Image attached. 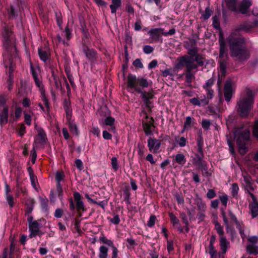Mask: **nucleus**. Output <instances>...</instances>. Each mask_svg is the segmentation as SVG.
<instances>
[{
  "mask_svg": "<svg viewBox=\"0 0 258 258\" xmlns=\"http://www.w3.org/2000/svg\"><path fill=\"white\" fill-rule=\"evenodd\" d=\"M195 69H186V72H185V78H186V81L188 83L190 84L192 80L195 79V73L196 72H194L192 70H194Z\"/></svg>",
  "mask_w": 258,
  "mask_h": 258,
  "instance_id": "obj_26",
  "label": "nucleus"
},
{
  "mask_svg": "<svg viewBox=\"0 0 258 258\" xmlns=\"http://www.w3.org/2000/svg\"><path fill=\"white\" fill-rule=\"evenodd\" d=\"M214 228L219 234V237L224 236V231L223 227L221 225L217 220L214 221Z\"/></svg>",
  "mask_w": 258,
  "mask_h": 258,
  "instance_id": "obj_27",
  "label": "nucleus"
},
{
  "mask_svg": "<svg viewBox=\"0 0 258 258\" xmlns=\"http://www.w3.org/2000/svg\"><path fill=\"white\" fill-rule=\"evenodd\" d=\"M46 136L43 130L40 129L38 131V135L36 139L37 144H45L46 143Z\"/></svg>",
  "mask_w": 258,
  "mask_h": 258,
  "instance_id": "obj_21",
  "label": "nucleus"
},
{
  "mask_svg": "<svg viewBox=\"0 0 258 258\" xmlns=\"http://www.w3.org/2000/svg\"><path fill=\"white\" fill-rule=\"evenodd\" d=\"M233 82L229 79L226 81L224 85V96L225 100L227 102L230 101L233 93Z\"/></svg>",
  "mask_w": 258,
  "mask_h": 258,
  "instance_id": "obj_10",
  "label": "nucleus"
},
{
  "mask_svg": "<svg viewBox=\"0 0 258 258\" xmlns=\"http://www.w3.org/2000/svg\"><path fill=\"white\" fill-rule=\"evenodd\" d=\"M151 83L144 78H137L136 76L129 74L127 78V89L130 91H134L141 93L142 98L147 107H150V99L154 96L153 90H150L148 92L142 91V88L148 87Z\"/></svg>",
  "mask_w": 258,
  "mask_h": 258,
  "instance_id": "obj_1",
  "label": "nucleus"
},
{
  "mask_svg": "<svg viewBox=\"0 0 258 258\" xmlns=\"http://www.w3.org/2000/svg\"><path fill=\"white\" fill-rule=\"evenodd\" d=\"M211 124V122L209 120L206 119H203L202 122V125L203 128L205 130L209 129Z\"/></svg>",
  "mask_w": 258,
  "mask_h": 258,
  "instance_id": "obj_58",
  "label": "nucleus"
},
{
  "mask_svg": "<svg viewBox=\"0 0 258 258\" xmlns=\"http://www.w3.org/2000/svg\"><path fill=\"white\" fill-rule=\"evenodd\" d=\"M219 42L220 44V54L219 56L220 58H224L225 56V43L222 37H220L219 39Z\"/></svg>",
  "mask_w": 258,
  "mask_h": 258,
  "instance_id": "obj_32",
  "label": "nucleus"
},
{
  "mask_svg": "<svg viewBox=\"0 0 258 258\" xmlns=\"http://www.w3.org/2000/svg\"><path fill=\"white\" fill-rule=\"evenodd\" d=\"M30 234L29 236L32 238L37 236H41L44 233L41 230V224L37 220H33L32 215H29L27 218Z\"/></svg>",
  "mask_w": 258,
  "mask_h": 258,
  "instance_id": "obj_4",
  "label": "nucleus"
},
{
  "mask_svg": "<svg viewBox=\"0 0 258 258\" xmlns=\"http://www.w3.org/2000/svg\"><path fill=\"white\" fill-rule=\"evenodd\" d=\"M25 122L28 125H30L31 124V116L30 114L24 113Z\"/></svg>",
  "mask_w": 258,
  "mask_h": 258,
  "instance_id": "obj_62",
  "label": "nucleus"
},
{
  "mask_svg": "<svg viewBox=\"0 0 258 258\" xmlns=\"http://www.w3.org/2000/svg\"><path fill=\"white\" fill-rule=\"evenodd\" d=\"M198 50L196 47H193L188 50V56L193 57L194 58L198 56L197 54Z\"/></svg>",
  "mask_w": 258,
  "mask_h": 258,
  "instance_id": "obj_48",
  "label": "nucleus"
},
{
  "mask_svg": "<svg viewBox=\"0 0 258 258\" xmlns=\"http://www.w3.org/2000/svg\"><path fill=\"white\" fill-rule=\"evenodd\" d=\"M208 252L210 254L211 258H216L217 250L215 248L214 245L209 244Z\"/></svg>",
  "mask_w": 258,
  "mask_h": 258,
  "instance_id": "obj_38",
  "label": "nucleus"
},
{
  "mask_svg": "<svg viewBox=\"0 0 258 258\" xmlns=\"http://www.w3.org/2000/svg\"><path fill=\"white\" fill-rule=\"evenodd\" d=\"M11 34V31L6 26L4 27V31L3 32V35L5 38V42L4 45L6 47L7 49H8V45L9 43V37L10 36Z\"/></svg>",
  "mask_w": 258,
  "mask_h": 258,
  "instance_id": "obj_25",
  "label": "nucleus"
},
{
  "mask_svg": "<svg viewBox=\"0 0 258 258\" xmlns=\"http://www.w3.org/2000/svg\"><path fill=\"white\" fill-rule=\"evenodd\" d=\"M67 119H70L72 117V110L68 106H65Z\"/></svg>",
  "mask_w": 258,
  "mask_h": 258,
  "instance_id": "obj_59",
  "label": "nucleus"
},
{
  "mask_svg": "<svg viewBox=\"0 0 258 258\" xmlns=\"http://www.w3.org/2000/svg\"><path fill=\"white\" fill-rule=\"evenodd\" d=\"M239 187L236 183H232L231 187V194L233 197H236L238 193Z\"/></svg>",
  "mask_w": 258,
  "mask_h": 258,
  "instance_id": "obj_37",
  "label": "nucleus"
},
{
  "mask_svg": "<svg viewBox=\"0 0 258 258\" xmlns=\"http://www.w3.org/2000/svg\"><path fill=\"white\" fill-rule=\"evenodd\" d=\"M254 95L255 92L248 88L241 93L237 103V112L241 116L248 115L254 103Z\"/></svg>",
  "mask_w": 258,
  "mask_h": 258,
  "instance_id": "obj_3",
  "label": "nucleus"
},
{
  "mask_svg": "<svg viewBox=\"0 0 258 258\" xmlns=\"http://www.w3.org/2000/svg\"><path fill=\"white\" fill-rule=\"evenodd\" d=\"M214 80L211 78L207 81L205 85H204L203 87L207 91V94L210 96V98H212L213 95V91L211 89V87L214 84Z\"/></svg>",
  "mask_w": 258,
  "mask_h": 258,
  "instance_id": "obj_23",
  "label": "nucleus"
},
{
  "mask_svg": "<svg viewBox=\"0 0 258 258\" xmlns=\"http://www.w3.org/2000/svg\"><path fill=\"white\" fill-rule=\"evenodd\" d=\"M148 145H160V142L157 140L150 138L148 140Z\"/></svg>",
  "mask_w": 258,
  "mask_h": 258,
  "instance_id": "obj_53",
  "label": "nucleus"
},
{
  "mask_svg": "<svg viewBox=\"0 0 258 258\" xmlns=\"http://www.w3.org/2000/svg\"><path fill=\"white\" fill-rule=\"evenodd\" d=\"M22 112V109L20 107H18L15 111V116L13 117L14 121H17L21 116Z\"/></svg>",
  "mask_w": 258,
  "mask_h": 258,
  "instance_id": "obj_41",
  "label": "nucleus"
},
{
  "mask_svg": "<svg viewBox=\"0 0 258 258\" xmlns=\"http://www.w3.org/2000/svg\"><path fill=\"white\" fill-rule=\"evenodd\" d=\"M111 165L113 169L116 171L118 169V161L116 157H112L111 158Z\"/></svg>",
  "mask_w": 258,
  "mask_h": 258,
  "instance_id": "obj_45",
  "label": "nucleus"
},
{
  "mask_svg": "<svg viewBox=\"0 0 258 258\" xmlns=\"http://www.w3.org/2000/svg\"><path fill=\"white\" fill-rule=\"evenodd\" d=\"M251 5V0H243L239 8V11L242 14H246Z\"/></svg>",
  "mask_w": 258,
  "mask_h": 258,
  "instance_id": "obj_20",
  "label": "nucleus"
},
{
  "mask_svg": "<svg viewBox=\"0 0 258 258\" xmlns=\"http://www.w3.org/2000/svg\"><path fill=\"white\" fill-rule=\"evenodd\" d=\"M227 6L233 11H236V0H225Z\"/></svg>",
  "mask_w": 258,
  "mask_h": 258,
  "instance_id": "obj_34",
  "label": "nucleus"
},
{
  "mask_svg": "<svg viewBox=\"0 0 258 258\" xmlns=\"http://www.w3.org/2000/svg\"><path fill=\"white\" fill-rule=\"evenodd\" d=\"M219 244L221 250V253H226L227 249L230 247V244L225 236L219 237Z\"/></svg>",
  "mask_w": 258,
  "mask_h": 258,
  "instance_id": "obj_17",
  "label": "nucleus"
},
{
  "mask_svg": "<svg viewBox=\"0 0 258 258\" xmlns=\"http://www.w3.org/2000/svg\"><path fill=\"white\" fill-rule=\"evenodd\" d=\"M169 216L174 226L179 225V221L173 213H169Z\"/></svg>",
  "mask_w": 258,
  "mask_h": 258,
  "instance_id": "obj_39",
  "label": "nucleus"
},
{
  "mask_svg": "<svg viewBox=\"0 0 258 258\" xmlns=\"http://www.w3.org/2000/svg\"><path fill=\"white\" fill-rule=\"evenodd\" d=\"M8 107L5 106L0 113V124H6L8 121Z\"/></svg>",
  "mask_w": 258,
  "mask_h": 258,
  "instance_id": "obj_22",
  "label": "nucleus"
},
{
  "mask_svg": "<svg viewBox=\"0 0 258 258\" xmlns=\"http://www.w3.org/2000/svg\"><path fill=\"white\" fill-rule=\"evenodd\" d=\"M153 50L154 48L150 45H146L143 48V51L146 54L152 53Z\"/></svg>",
  "mask_w": 258,
  "mask_h": 258,
  "instance_id": "obj_61",
  "label": "nucleus"
},
{
  "mask_svg": "<svg viewBox=\"0 0 258 258\" xmlns=\"http://www.w3.org/2000/svg\"><path fill=\"white\" fill-rule=\"evenodd\" d=\"M114 121L115 119L114 118L111 116H108L104 119V123L100 122V124L103 127L104 126V125L109 126V131L112 133H115V127L114 125Z\"/></svg>",
  "mask_w": 258,
  "mask_h": 258,
  "instance_id": "obj_18",
  "label": "nucleus"
},
{
  "mask_svg": "<svg viewBox=\"0 0 258 258\" xmlns=\"http://www.w3.org/2000/svg\"><path fill=\"white\" fill-rule=\"evenodd\" d=\"M250 139V133L248 130L243 131L237 139V142L238 145H244L248 143Z\"/></svg>",
  "mask_w": 258,
  "mask_h": 258,
  "instance_id": "obj_13",
  "label": "nucleus"
},
{
  "mask_svg": "<svg viewBox=\"0 0 258 258\" xmlns=\"http://www.w3.org/2000/svg\"><path fill=\"white\" fill-rule=\"evenodd\" d=\"M75 201L76 203V208L78 211L84 212L86 211L85 205L82 200V197L80 194L75 191L73 194Z\"/></svg>",
  "mask_w": 258,
  "mask_h": 258,
  "instance_id": "obj_16",
  "label": "nucleus"
},
{
  "mask_svg": "<svg viewBox=\"0 0 258 258\" xmlns=\"http://www.w3.org/2000/svg\"><path fill=\"white\" fill-rule=\"evenodd\" d=\"M238 152L239 153L243 155L245 154L247 151L248 148L247 146H238Z\"/></svg>",
  "mask_w": 258,
  "mask_h": 258,
  "instance_id": "obj_64",
  "label": "nucleus"
},
{
  "mask_svg": "<svg viewBox=\"0 0 258 258\" xmlns=\"http://www.w3.org/2000/svg\"><path fill=\"white\" fill-rule=\"evenodd\" d=\"M110 221L115 225L118 224L120 222L119 215H115L113 218L110 219Z\"/></svg>",
  "mask_w": 258,
  "mask_h": 258,
  "instance_id": "obj_55",
  "label": "nucleus"
},
{
  "mask_svg": "<svg viewBox=\"0 0 258 258\" xmlns=\"http://www.w3.org/2000/svg\"><path fill=\"white\" fill-rule=\"evenodd\" d=\"M212 11H211V10L209 8H207L202 16L205 20H207L210 17Z\"/></svg>",
  "mask_w": 258,
  "mask_h": 258,
  "instance_id": "obj_52",
  "label": "nucleus"
},
{
  "mask_svg": "<svg viewBox=\"0 0 258 258\" xmlns=\"http://www.w3.org/2000/svg\"><path fill=\"white\" fill-rule=\"evenodd\" d=\"M84 52L86 57L91 62H94L96 60L97 58V54L93 49L86 48L84 49Z\"/></svg>",
  "mask_w": 258,
  "mask_h": 258,
  "instance_id": "obj_19",
  "label": "nucleus"
},
{
  "mask_svg": "<svg viewBox=\"0 0 258 258\" xmlns=\"http://www.w3.org/2000/svg\"><path fill=\"white\" fill-rule=\"evenodd\" d=\"M235 35L233 32L228 37L231 56L239 61H245L249 57V52L244 46L243 39Z\"/></svg>",
  "mask_w": 258,
  "mask_h": 258,
  "instance_id": "obj_2",
  "label": "nucleus"
},
{
  "mask_svg": "<svg viewBox=\"0 0 258 258\" xmlns=\"http://www.w3.org/2000/svg\"><path fill=\"white\" fill-rule=\"evenodd\" d=\"M190 103H191L194 105H197V106H201V102L198 98H192L190 99L189 100Z\"/></svg>",
  "mask_w": 258,
  "mask_h": 258,
  "instance_id": "obj_56",
  "label": "nucleus"
},
{
  "mask_svg": "<svg viewBox=\"0 0 258 258\" xmlns=\"http://www.w3.org/2000/svg\"><path fill=\"white\" fill-rule=\"evenodd\" d=\"M248 193L252 200V202L249 205L250 214L252 218H254L258 216V202L256 197L252 193L249 191Z\"/></svg>",
  "mask_w": 258,
  "mask_h": 258,
  "instance_id": "obj_8",
  "label": "nucleus"
},
{
  "mask_svg": "<svg viewBox=\"0 0 258 258\" xmlns=\"http://www.w3.org/2000/svg\"><path fill=\"white\" fill-rule=\"evenodd\" d=\"M156 220L157 218L156 216L151 215L148 221L147 226L150 228L152 227L155 225Z\"/></svg>",
  "mask_w": 258,
  "mask_h": 258,
  "instance_id": "obj_43",
  "label": "nucleus"
},
{
  "mask_svg": "<svg viewBox=\"0 0 258 258\" xmlns=\"http://www.w3.org/2000/svg\"><path fill=\"white\" fill-rule=\"evenodd\" d=\"M7 201L10 208H13L14 205V198L12 195L6 196Z\"/></svg>",
  "mask_w": 258,
  "mask_h": 258,
  "instance_id": "obj_46",
  "label": "nucleus"
},
{
  "mask_svg": "<svg viewBox=\"0 0 258 258\" xmlns=\"http://www.w3.org/2000/svg\"><path fill=\"white\" fill-rule=\"evenodd\" d=\"M64 177V174L62 172H57L56 173L55 178L57 183H60V181L63 179Z\"/></svg>",
  "mask_w": 258,
  "mask_h": 258,
  "instance_id": "obj_49",
  "label": "nucleus"
},
{
  "mask_svg": "<svg viewBox=\"0 0 258 258\" xmlns=\"http://www.w3.org/2000/svg\"><path fill=\"white\" fill-rule=\"evenodd\" d=\"M30 156L31 158V162L33 164H34L36 162V158H37V154L36 151L34 147L33 149L31 151Z\"/></svg>",
  "mask_w": 258,
  "mask_h": 258,
  "instance_id": "obj_51",
  "label": "nucleus"
},
{
  "mask_svg": "<svg viewBox=\"0 0 258 258\" xmlns=\"http://www.w3.org/2000/svg\"><path fill=\"white\" fill-rule=\"evenodd\" d=\"M56 190L58 194V196L60 198H62V189L60 184V183H56Z\"/></svg>",
  "mask_w": 258,
  "mask_h": 258,
  "instance_id": "obj_57",
  "label": "nucleus"
},
{
  "mask_svg": "<svg viewBox=\"0 0 258 258\" xmlns=\"http://www.w3.org/2000/svg\"><path fill=\"white\" fill-rule=\"evenodd\" d=\"M195 58L185 55L180 58V63L184 66L186 69H197L198 66L194 63Z\"/></svg>",
  "mask_w": 258,
  "mask_h": 258,
  "instance_id": "obj_9",
  "label": "nucleus"
},
{
  "mask_svg": "<svg viewBox=\"0 0 258 258\" xmlns=\"http://www.w3.org/2000/svg\"><path fill=\"white\" fill-rule=\"evenodd\" d=\"M38 53L40 59L43 62H46L50 58V50L49 47L46 45L39 47L38 49Z\"/></svg>",
  "mask_w": 258,
  "mask_h": 258,
  "instance_id": "obj_12",
  "label": "nucleus"
},
{
  "mask_svg": "<svg viewBox=\"0 0 258 258\" xmlns=\"http://www.w3.org/2000/svg\"><path fill=\"white\" fill-rule=\"evenodd\" d=\"M236 228L239 230V233L241 235L244 233L243 225L242 223L239 222L238 220L234 222Z\"/></svg>",
  "mask_w": 258,
  "mask_h": 258,
  "instance_id": "obj_47",
  "label": "nucleus"
},
{
  "mask_svg": "<svg viewBox=\"0 0 258 258\" xmlns=\"http://www.w3.org/2000/svg\"><path fill=\"white\" fill-rule=\"evenodd\" d=\"M100 241L104 243L107 244L109 246L112 247V255L111 258H117L118 254V250L115 246H114L113 242L110 239H108L106 237L103 236L99 237Z\"/></svg>",
  "mask_w": 258,
  "mask_h": 258,
  "instance_id": "obj_14",
  "label": "nucleus"
},
{
  "mask_svg": "<svg viewBox=\"0 0 258 258\" xmlns=\"http://www.w3.org/2000/svg\"><path fill=\"white\" fill-rule=\"evenodd\" d=\"M222 216L223 222L225 225L226 230L227 233H230L232 234L234 229L231 225V223L233 222H235L237 220V219L234 214L230 210L228 211V216H226L225 212L223 211L222 212Z\"/></svg>",
  "mask_w": 258,
  "mask_h": 258,
  "instance_id": "obj_5",
  "label": "nucleus"
},
{
  "mask_svg": "<svg viewBox=\"0 0 258 258\" xmlns=\"http://www.w3.org/2000/svg\"><path fill=\"white\" fill-rule=\"evenodd\" d=\"M252 134L254 138L258 139V120L255 121L254 122L253 126Z\"/></svg>",
  "mask_w": 258,
  "mask_h": 258,
  "instance_id": "obj_42",
  "label": "nucleus"
},
{
  "mask_svg": "<svg viewBox=\"0 0 258 258\" xmlns=\"http://www.w3.org/2000/svg\"><path fill=\"white\" fill-rule=\"evenodd\" d=\"M163 30L164 29L161 28H153L148 32V34L152 40L158 41L161 36L163 35Z\"/></svg>",
  "mask_w": 258,
  "mask_h": 258,
  "instance_id": "obj_15",
  "label": "nucleus"
},
{
  "mask_svg": "<svg viewBox=\"0 0 258 258\" xmlns=\"http://www.w3.org/2000/svg\"><path fill=\"white\" fill-rule=\"evenodd\" d=\"M167 249L169 253L174 249L173 242L172 241L167 240Z\"/></svg>",
  "mask_w": 258,
  "mask_h": 258,
  "instance_id": "obj_63",
  "label": "nucleus"
},
{
  "mask_svg": "<svg viewBox=\"0 0 258 258\" xmlns=\"http://www.w3.org/2000/svg\"><path fill=\"white\" fill-rule=\"evenodd\" d=\"M174 161L181 166H183L186 162L185 157L182 154H177L175 156Z\"/></svg>",
  "mask_w": 258,
  "mask_h": 258,
  "instance_id": "obj_31",
  "label": "nucleus"
},
{
  "mask_svg": "<svg viewBox=\"0 0 258 258\" xmlns=\"http://www.w3.org/2000/svg\"><path fill=\"white\" fill-rule=\"evenodd\" d=\"M32 74L33 77L34 78L35 83L36 85L39 89V91L41 93V99L43 101L44 104H45L46 107L47 108V111H48L49 109V103L48 100L45 94V91L43 88V86L41 83V80L38 77L35 70L33 68H31Z\"/></svg>",
  "mask_w": 258,
  "mask_h": 258,
  "instance_id": "obj_6",
  "label": "nucleus"
},
{
  "mask_svg": "<svg viewBox=\"0 0 258 258\" xmlns=\"http://www.w3.org/2000/svg\"><path fill=\"white\" fill-rule=\"evenodd\" d=\"M219 199L222 203V204L226 207L227 205V203L228 201V196L226 194L222 195L219 197Z\"/></svg>",
  "mask_w": 258,
  "mask_h": 258,
  "instance_id": "obj_44",
  "label": "nucleus"
},
{
  "mask_svg": "<svg viewBox=\"0 0 258 258\" xmlns=\"http://www.w3.org/2000/svg\"><path fill=\"white\" fill-rule=\"evenodd\" d=\"M126 241L127 242V244H126V246L128 248L134 247V246L135 245H137V243H136L135 240L134 239H133L132 238H127Z\"/></svg>",
  "mask_w": 258,
  "mask_h": 258,
  "instance_id": "obj_50",
  "label": "nucleus"
},
{
  "mask_svg": "<svg viewBox=\"0 0 258 258\" xmlns=\"http://www.w3.org/2000/svg\"><path fill=\"white\" fill-rule=\"evenodd\" d=\"M69 124V128L71 132L76 135H78V130L77 125L73 120L72 118L67 119Z\"/></svg>",
  "mask_w": 258,
  "mask_h": 258,
  "instance_id": "obj_30",
  "label": "nucleus"
},
{
  "mask_svg": "<svg viewBox=\"0 0 258 258\" xmlns=\"http://www.w3.org/2000/svg\"><path fill=\"white\" fill-rule=\"evenodd\" d=\"M219 64L221 73L222 75L225 76L226 71V61L224 59H221Z\"/></svg>",
  "mask_w": 258,
  "mask_h": 258,
  "instance_id": "obj_36",
  "label": "nucleus"
},
{
  "mask_svg": "<svg viewBox=\"0 0 258 258\" xmlns=\"http://www.w3.org/2000/svg\"><path fill=\"white\" fill-rule=\"evenodd\" d=\"M63 211L61 209L58 208L56 209L55 211L54 216L55 217L57 218H59L62 217L63 215Z\"/></svg>",
  "mask_w": 258,
  "mask_h": 258,
  "instance_id": "obj_60",
  "label": "nucleus"
},
{
  "mask_svg": "<svg viewBox=\"0 0 258 258\" xmlns=\"http://www.w3.org/2000/svg\"><path fill=\"white\" fill-rule=\"evenodd\" d=\"M216 196L215 190L213 189H210L208 190L207 194V197L208 199H211L215 198Z\"/></svg>",
  "mask_w": 258,
  "mask_h": 258,
  "instance_id": "obj_54",
  "label": "nucleus"
},
{
  "mask_svg": "<svg viewBox=\"0 0 258 258\" xmlns=\"http://www.w3.org/2000/svg\"><path fill=\"white\" fill-rule=\"evenodd\" d=\"M120 6L121 0H112V4L110 6L111 13L112 14H115L116 10L119 8Z\"/></svg>",
  "mask_w": 258,
  "mask_h": 258,
  "instance_id": "obj_29",
  "label": "nucleus"
},
{
  "mask_svg": "<svg viewBox=\"0 0 258 258\" xmlns=\"http://www.w3.org/2000/svg\"><path fill=\"white\" fill-rule=\"evenodd\" d=\"M194 122L190 116H187L184 124V129L188 130L190 129L191 126L194 124Z\"/></svg>",
  "mask_w": 258,
  "mask_h": 258,
  "instance_id": "obj_35",
  "label": "nucleus"
},
{
  "mask_svg": "<svg viewBox=\"0 0 258 258\" xmlns=\"http://www.w3.org/2000/svg\"><path fill=\"white\" fill-rule=\"evenodd\" d=\"M142 115H143L144 119H143V124L144 131L146 135H151L154 126L153 125V119L152 117H150L145 112L142 113Z\"/></svg>",
  "mask_w": 258,
  "mask_h": 258,
  "instance_id": "obj_7",
  "label": "nucleus"
},
{
  "mask_svg": "<svg viewBox=\"0 0 258 258\" xmlns=\"http://www.w3.org/2000/svg\"><path fill=\"white\" fill-rule=\"evenodd\" d=\"M108 253V248L104 246L101 245L99 248V258H107Z\"/></svg>",
  "mask_w": 258,
  "mask_h": 258,
  "instance_id": "obj_28",
  "label": "nucleus"
},
{
  "mask_svg": "<svg viewBox=\"0 0 258 258\" xmlns=\"http://www.w3.org/2000/svg\"><path fill=\"white\" fill-rule=\"evenodd\" d=\"M258 25V22L255 21L253 24H252L250 22H245L239 26V29L241 30H243L246 32L249 31L251 29L254 27Z\"/></svg>",
  "mask_w": 258,
  "mask_h": 258,
  "instance_id": "obj_24",
  "label": "nucleus"
},
{
  "mask_svg": "<svg viewBox=\"0 0 258 258\" xmlns=\"http://www.w3.org/2000/svg\"><path fill=\"white\" fill-rule=\"evenodd\" d=\"M211 98H210V96L207 94V97L205 95L201 96L199 99V100L201 102V105L205 106L208 104L209 100Z\"/></svg>",
  "mask_w": 258,
  "mask_h": 258,
  "instance_id": "obj_40",
  "label": "nucleus"
},
{
  "mask_svg": "<svg viewBox=\"0 0 258 258\" xmlns=\"http://www.w3.org/2000/svg\"><path fill=\"white\" fill-rule=\"evenodd\" d=\"M14 68L12 64L11 63L10 66H9V74H10V77L9 79L7 81L8 84V89L10 90L12 89V86L13 85V78H12V74L13 73V72L14 71Z\"/></svg>",
  "mask_w": 258,
  "mask_h": 258,
  "instance_id": "obj_33",
  "label": "nucleus"
},
{
  "mask_svg": "<svg viewBox=\"0 0 258 258\" xmlns=\"http://www.w3.org/2000/svg\"><path fill=\"white\" fill-rule=\"evenodd\" d=\"M204 156H199L198 154L196 155L195 160V164L198 166L202 170V171H205V174L209 175L208 172V165L207 162L203 160Z\"/></svg>",
  "mask_w": 258,
  "mask_h": 258,
  "instance_id": "obj_11",
  "label": "nucleus"
}]
</instances>
